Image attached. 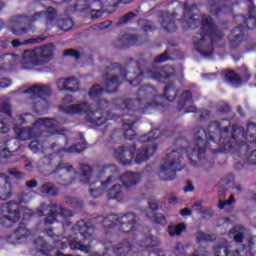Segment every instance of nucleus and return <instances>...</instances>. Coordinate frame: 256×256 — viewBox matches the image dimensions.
I'll return each mask as SVG.
<instances>
[{
    "mask_svg": "<svg viewBox=\"0 0 256 256\" xmlns=\"http://www.w3.org/2000/svg\"><path fill=\"white\" fill-rule=\"evenodd\" d=\"M256 147V124L249 123L248 128L233 124L231 120L222 119L211 121L207 130L202 127L195 129V134L189 147L181 146L179 150H173L166 154L160 168L161 181H173L179 171H183L181 161L183 153H187L190 165L197 167L205 153L210 151L213 155L217 153H249ZM199 161V162H197Z\"/></svg>",
    "mask_w": 256,
    "mask_h": 256,
    "instance_id": "f257e3e1",
    "label": "nucleus"
},
{
    "mask_svg": "<svg viewBox=\"0 0 256 256\" xmlns=\"http://www.w3.org/2000/svg\"><path fill=\"white\" fill-rule=\"evenodd\" d=\"M157 88L151 85H143L137 92L136 99L116 98L113 104L116 109L127 111L122 115L123 137L128 141L135 139L134 125L141 115L149 113L150 109H157L161 104L157 101Z\"/></svg>",
    "mask_w": 256,
    "mask_h": 256,
    "instance_id": "f03ea898",
    "label": "nucleus"
},
{
    "mask_svg": "<svg viewBox=\"0 0 256 256\" xmlns=\"http://www.w3.org/2000/svg\"><path fill=\"white\" fill-rule=\"evenodd\" d=\"M195 9H197V4L184 3L181 20L183 28L197 29L200 26L202 33L194 35V47L202 57H213L215 45L225 39V33L215 25L211 16L204 17L201 20L196 19L195 15H191Z\"/></svg>",
    "mask_w": 256,
    "mask_h": 256,
    "instance_id": "7ed1b4c3",
    "label": "nucleus"
},
{
    "mask_svg": "<svg viewBox=\"0 0 256 256\" xmlns=\"http://www.w3.org/2000/svg\"><path fill=\"white\" fill-rule=\"evenodd\" d=\"M135 60L133 58L129 59V63H134ZM147 65V61L135 62V67L138 71L135 78L128 80L127 83L132 87H139L142 81H145L147 77H151L154 81L158 83L165 84V88L163 90V97L166 101H175L177 97H179V89L175 86L174 82H171V79L175 77V69L171 66H164L158 71L152 70H144L143 66Z\"/></svg>",
    "mask_w": 256,
    "mask_h": 256,
    "instance_id": "20e7f679",
    "label": "nucleus"
},
{
    "mask_svg": "<svg viewBox=\"0 0 256 256\" xmlns=\"http://www.w3.org/2000/svg\"><path fill=\"white\" fill-rule=\"evenodd\" d=\"M157 149H159L157 144H152L142 149H137V145L135 144L126 148L125 146H121L114 151V157L124 167L133 165V160L136 165H143V163H147L157 153Z\"/></svg>",
    "mask_w": 256,
    "mask_h": 256,
    "instance_id": "39448f33",
    "label": "nucleus"
},
{
    "mask_svg": "<svg viewBox=\"0 0 256 256\" xmlns=\"http://www.w3.org/2000/svg\"><path fill=\"white\" fill-rule=\"evenodd\" d=\"M95 223H102L105 231H115L124 235H137V215L133 212L125 213L121 217L117 214H108L94 218Z\"/></svg>",
    "mask_w": 256,
    "mask_h": 256,
    "instance_id": "423d86ee",
    "label": "nucleus"
},
{
    "mask_svg": "<svg viewBox=\"0 0 256 256\" xmlns=\"http://www.w3.org/2000/svg\"><path fill=\"white\" fill-rule=\"evenodd\" d=\"M58 12L54 7H47L46 11H39L32 16L27 14H18L13 17V25L11 28L12 34L16 37H23L31 31L33 23H37L40 19H45L46 23H54L57 21Z\"/></svg>",
    "mask_w": 256,
    "mask_h": 256,
    "instance_id": "0eeeda50",
    "label": "nucleus"
},
{
    "mask_svg": "<svg viewBox=\"0 0 256 256\" xmlns=\"http://www.w3.org/2000/svg\"><path fill=\"white\" fill-rule=\"evenodd\" d=\"M72 234L74 238L68 243L71 251H80L89 255V249L93 248L95 239V227L89 226L84 220H79L72 226Z\"/></svg>",
    "mask_w": 256,
    "mask_h": 256,
    "instance_id": "6e6552de",
    "label": "nucleus"
},
{
    "mask_svg": "<svg viewBox=\"0 0 256 256\" xmlns=\"http://www.w3.org/2000/svg\"><path fill=\"white\" fill-rule=\"evenodd\" d=\"M55 55V44L49 43L35 49H27L22 53V67L27 71L49 63Z\"/></svg>",
    "mask_w": 256,
    "mask_h": 256,
    "instance_id": "1a4fd4ad",
    "label": "nucleus"
},
{
    "mask_svg": "<svg viewBox=\"0 0 256 256\" xmlns=\"http://www.w3.org/2000/svg\"><path fill=\"white\" fill-rule=\"evenodd\" d=\"M60 110L63 113H66V115H83V113H90L86 121L87 123H91V125H94L95 127H101V125H105L107 121H111L113 119L112 117H106L105 115L107 112H104L98 117H95L97 113H99V110L91 111V105L87 102H82L79 104H71L68 106H60Z\"/></svg>",
    "mask_w": 256,
    "mask_h": 256,
    "instance_id": "9d476101",
    "label": "nucleus"
},
{
    "mask_svg": "<svg viewBox=\"0 0 256 256\" xmlns=\"http://www.w3.org/2000/svg\"><path fill=\"white\" fill-rule=\"evenodd\" d=\"M46 209H50L47 214H43V210H39V217H44V225H53L57 223V217H62V227H71V217H73V211L63 208L62 205L52 203L47 206Z\"/></svg>",
    "mask_w": 256,
    "mask_h": 256,
    "instance_id": "9b49d317",
    "label": "nucleus"
},
{
    "mask_svg": "<svg viewBox=\"0 0 256 256\" xmlns=\"http://www.w3.org/2000/svg\"><path fill=\"white\" fill-rule=\"evenodd\" d=\"M256 248V236L248 240V245H242L241 249H233L227 244H218L213 247L215 256H253V249Z\"/></svg>",
    "mask_w": 256,
    "mask_h": 256,
    "instance_id": "f8f14e48",
    "label": "nucleus"
},
{
    "mask_svg": "<svg viewBox=\"0 0 256 256\" xmlns=\"http://www.w3.org/2000/svg\"><path fill=\"white\" fill-rule=\"evenodd\" d=\"M1 213L4 214L0 217L2 227H13L21 219V202L10 201L3 204Z\"/></svg>",
    "mask_w": 256,
    "mask_h": 256,
    "instance_id": "ddd939ff",
    "label": "nucleus"
},
{
    "mask_svg": "<svg viewBox=\"0 0 256 256\" xmlns=\"http://www.w3.org/2000/svg\"><path fill=\"white\" fill-rule=\"evenodd\" d=\"M109 74L104 75V79H106L105 88L100 85H94L90 88L88 95L89 97H101L102 94L105 93H117L121 87V80H119L120 76H112V78H108Z\"/></svg>",
    "mask_w": 256,
    "mask_h": 256,
    "instance_id": "4468645a",
    "label": "nucleus"
},
{
    "mask_svg": "<svg viewBox=\"0 0 256 256\" xmlns=\"http://www.w3.org/2000/svg\"><path fill=\"white\" fill-rule=\"evenodd\" d=\"M176 113L185 115L187 113H197V107L193 105V93L191 90H184L179 97Z\"/></svg>",
    "mask_w": 256,
    "mask_h": 256,
    "instance_id": "2eb2a0df",
    "label": "nucleus"
},
{
    "mask_svg": "<svg viewBox=\"0 0 256 256\" xmlns=\"http://www.w3.org/2000/svg\"><path fill=\"white\" fill-rule=\"evenodd\" d=\"M177 12L170 13L169 11H158V17L162 29L167 33H175L177 31Z\"/></svg>",
    "mask_w": 256,
    "mask_h": 256,
    "instance_id": "dca6fc26",
    "label": "nucleus"
},
{
    "mask_svg": "<svg viewBox=\"0 0 256 256\" xmlns=\"http://www.w3.org/2000/svg\"><path fill=\"white\" fill-rule=\"evenodd\" d=\"M246 30L245 27L238 25L234 27L231 30V35L228 39V44L231 49V51H237L239 47L243 44V41H245L246 36Z\"/></svg>",
    "mask_w": 256,
    "mask_h": 256,
    "instance_id": "f3484780",
    "label": "nucleus"
},
{
    "mask_svg": "<svg viewBox=\"0 0 256 256\" xmlns=\"http://www.w3.org/2000/svg\"><path fill=\"white\" fill-rule=\"evenodd\" d=\"M159 205H161V201L148 202L149 208L146 212V217L152 223H157V225L165 227L167 225V217L162 213H155L159 209Z\"/></svg>",
    "mask_w": 256,
    "mask_h": 256,
    "instance_id": "a211bd4d",
    "label": "nucleus"
},
{
    "mask_svg": "<svg viewBox=\"0 0 256 256\" xmlns=\"http://www.w3.org/2000/svg\"><path fill=\"white\" fill-rule=\"evenodd\" d=\"M140 39L141 36L126 33L114 41L113 45L116 49H127V47L133 46L138 47V45H141Z\"/></svg>",
    "mask_w": 256,
    "mask_h": 256,
    "instance_id": "6ab92c4d",
    "label": "nucleus"
},
{
    "mask_svg": "<svg viewBox=\"0 0 256 256\" xmlns=\"http://www.w3.org/2000/svg\"><path fill=\"white\" fill-rule=\"evenodd\" d=\"M24 93L32 95V99H40L41 101H45L43 97H51L53 95L51 87L48 85H32Z\"/></svg>",
    "mask_w": 256,
    "mask_h": 256,
    "instance_id": "aec40b11",
    "label": "nucleus"
},
{
    "mask_svg": "<svg viewBox=\"0 0 256 256\" xmlns=\"http://www.w3.org/2000/svg\"><path fill=\"white\" fill-rule=\"evenodd\" d=\"M74 9L80 11V13H91V19L103 17V11L101 9H91V2L88 0H77Z\"/></svg>",
    "mask_w": 256,
    "mask_h": 256,
    "instance_id": "412c9836",
    "label": "nucleus"
},
{
    "mask_svg": "<svg viewBox=\"0 0 256 256\" xmlns=\"http://www.w3.org/2000/svg\"><path fill=\"white\" fill-rule=\"evenodd\" d=\"M13 195V186L9 181V176L5 173H0V201H7Z\"/></svg>",
    "mask_w": 256,
    "mask_h": 256,
    "instance_id": "4be33fe9",
    "label": "nucleus"
},
{
    "mask_svg": "<svg viewBox=\"0 0 256 256\" xmlns=\"http://www.w3.org/2000/svg\"><path fill=\"white\" fill-rule=\"evenodd\" d=\"M14 133L18 141H29V139H37L41 134L37 133V127L19 128L14 127Z\"/></svg>",
    "mask_w": 256,
    "mask_h": 256,
    "instance_id": "5701e85b",
    "label": "nucleus"
},
{
    "mask_svg": "<svg viewBox=\"0 0 256 256\" xmlns=\"http://www.w3.org/2000/svg\"><path fill=\"white\" fill-rule=\"evenodd\" d=\"M57 87L60 91L75 93L76 91H79V80L74 77L59 78L57 81Z\"/></svg>",
    "mask_w": 256,
    "mask_h": 256,
    "instance_id": "b1692460",
    "label": "nucleus"
},
{
    "mask_svg": "<svg viewBox=\"0 0 256 256\" xmlns=\"http://www.w3.org/2000/svg\"><path fill=\"white\" fill-rule=\"evenodd\" d=\"M31 235V230L27 229V225L23 222H20L17 229L14 230L13 234L8 236V239H14L15 243H23L27 237Z\"/></svg>",
    "mask_w": 256,
    "mask_h": 256,
    "instance_id": "393cba45",
    "label": "nucleus"
},
{
    "mask_svg": "<svg viewBox=\"0 0 256 256\" xmlns=\"http://www.w3.org/2000/svg\"><path fill=\"white\" fill-rule=\"evenodd\" d=\"M79 139L80 142L68 148L63 147L62 149L58 150L57 153H83L89 144H87V141H85V136L82 132L79 133Z\"/></svg>",
    "mask_w": 256,
    "mask_h": 256,
    "instance_id": "a878e982",
    "label": "nucleus"
},
{
    "mask_svg": "<svg viewBox=\"0 0 256 256\" xmlns=\"http://www.w3.org/2000/svg\"><path fill=\"white\" fill-rule=\"evenodd\" d=\"M244 24L241 26L247 31H253L256 29V7L252 6L248 9V17L243 16Z\"/></svg>",
    "mask_w": 256,
    "mask_h": 256,
    "instance_id": "bb28decb",
    "label": "nucleus"
},
{
    "mask_svg": "<svg viewBox=\"0 0 256 256\" xmlns=\"http://www.w3.org/2000/svg\"><path fill=\"white\" fill-rule=\"evenodd\" d=\"M120 180L126 189H129L131 187H135V185H138L140 178L139 174L128 171L120 176Z\"/></svg>",
    "mask_w": 256,
    "mask_h": 256,
    "instance_id": "cd10ccee",
    "label": "nucleus"
},
{
    "mask_svg": "<svg viewBox=\"0 0 256 256\" xmlns=\"http://www.w3.org/2000/svg\"><path fill=\"white\" fill-rule=\"evenodd\" d=\"M33 127L39 129L40 127H46V129H55L59 127L60 123L55 118H38L32 123Z\"/></svg>",
    "mask_w": 256,
    "mask_h": 256,
    "instance_id": "c85d7f7f",
    "label": "nucleus"
},
{
    "mask_svg": "<svg viewBox=\"0 0 256 256\" xmlns=\"http://www.w3.org/2000/svg\"><path fill=\"white\" fill-rule=\"evenodd\" d=\"M147 248L151 247L152 250L149 252L148 256H165V252L159 249V239L155 236H149L146 238Z\"/></svg>",
    "mask_w": 256,
    "mask_h": 256,
    "instance_id": "c756f323",
    "label": "nucleus"
},
{
    "mask_svg": "<svg viewBox=\"0 0 256 256\" xmlns=\"http://www.w3.org/2000/svg\"><path fill=\"white\" fill-rule=\"evenodd\" d=\"M132 246L129 240H122L117 246L112 247V252L115 256H127L129 251H131Z\"/></svg>",
    "mask_w": 256,
    "mask_h": 256,
    "instance_id": "7c9ffc66",
    "label": "nucleus"
},
{
    "mask_svg": "<svg viewBox=\"0 0 256 256\" xmlns=\"http://www.w3.org/2000/svg\"><path fill=\"white\" fill-rule=\"evenodd\" d=\"M34 247L36 248L37 253L41 255L49 256V252L53 251V246L45 242V239L38 237L34 240Z\"/></svg>",
    "mask_w": 256,
    "mask_h": 256,
    "instance_id": "2f4dec72",
    "label": "nucleus"
},
{
    "mask_svg": "<svg viewBox=\"0 0 256 256\" xmlns=\"http://www.w3.org/2000/svg\"><path fill=\"white\" fill-rule=\"evenodd\" d=\"M208 9L211 15L219 17L225 9V0H208Z\"/></svg>",
    "mask_w": 256,
    "mask_h": 256,
    "instance_id": "473e14b6",
    "label": "nucleus"
},
{
    "mask_svg": "<svg viewBox=\"0 0 256 256\" xmlns=\"http://www.w3.org/2000/svg\"><path fill=\"white\" fill-rule=\"evenodd\" d=\"M81 174H80V182L87 185L91 183V175L93 174V167L87 164H80L79 167Z\"/></svg>",
    "mask_w": 256,
    "mask_h": 256,
    "instance_id": "72a5a7b5",
    "label": "nucleus"
},
{
    "mask_svg": "<svg viewBox=\"0 0 256 256\" xmlns=\"http://www.w3.org/2000/svg\"><path fill=\"white\" fill-rule=\"evenodd\" d=\"M40 193H42V195H49L50 197H57V195H59V189L53 182H46L41 185Z\"/></svg>",
    "mask_w": 256,
    "mask_h": 256,
    "instance_id": "f704fd0d",
    "label": "nucleus"
},
{
    "mask_svg": "<svg viewBox=\"0 0 256 256\" xmlns=\"http://www.w3.org/2000/svg\"><path fill=\"white\" fill-rule=\"evenodd\" d=\"M159 137H161V131L159 129H154L149 133L140 136L138 141L140 143H153V141L159 139Z\"/></svg>",
    "mask_w": 256,
    "mask_h": 256,
    "instance_id": "c9c22d12",
    "label": "nucleus"
},
{
    "mask_svg": "<svg viewBox=\"0 0 256 256\" xmlns=\"http://www.w3.org/2000/svg\"><path fill=\"white\" fill-rule=\"evenodd\" d=\"M45 37H40V38H30L28 40H25L24 42L19 41V39H15L11 41L12 47L15 49L22 47V45H35V43H43L45 41Z\"/></svg>",
    "mask_w": 256,
    "mask_h": 256,
    "instance_id": "e433bc0d",
    "label": "nucleus"
},
{
    "mask_svg": "<svg viewBox=\"0 0 256 256\" xmlns=\"http://www.w3.org/2000/svg\"><path fill=\"white\" fill-rule=\"evenodd\" d=\"M123 187L121 184H115L113 187L110 188L107 194V199L111 200H119L121 199V196L123 195Z\"/></svg>",
    "mask_w": 256,
    "mask_h": 256,
    "instance_id": "4c0bfd02",
    "label": "nucleus"
},
{
    "mask_svg": "<svg viewBox=\"0 0 256 256\" xmlns=\"http://www.w3.org/2000/svg\"><path fill=\"white\" fill-rule=\"evenodd\" d=\"M241 231H245V227L243 226H236L234 228H232L231 230H229V236L233 237L235 243H243V232Z\"/></svg>",
    "mask_w": 256,
    "mask_h": 256,
    "instance_id": "58836bf2",
    "label": "nucleus"
},
{
    "mask_svg": "<svg viewBox=\"0 0 256 256\" xmlns=\"http://www.w3.org/2000/svg\"><path fill=\"white\" fill-rule=\"evenodd\" d=\"M106 71H108V73L111 71H119L120 77H123L124 79H126L129 74V72H127V67L119 63H110L109 66L106 67Z\"/></svg>",
    "mask_w": 256,
    "mask_h": 256,
    "instance_id": "ea45409f",
    "label": "nucleus"
},
{
    "mask_svg": "<svg viewBox=\"0 0 256 256\" xmlns=\"http://www.w3.org/2000/svg\"><path fill=\"white\" fill-rule=\"evenodd\" d=\"M186 230H187V226L184 223L168 226V233L170 237H179V235H181L183 231H186Z\"/></svg>",
    "mask_w": 256,
    "mask_h": 256,
    "instance_id": "a19ab883",
    "label": "nucleus"
},
{
    "mask_svg": "<svg viewBox=\"0 0 256 256\" xmlns=\"http://www.w3.org/2000/svg\"><path fill=\"white\" fill-rule=\"evenodd\" d=\"M138 25L141 27L144 33H153V31L157 30V27L155 26V24H153V22L147 19L139 20Z\"/></svg>",
    "mask_w": 256,
    "mask_h": 256,
    "instance_id": "79ce46f5",
    "label": "nucleus"
},
{
    "mask_svg": "<svg viewBox=\"0 0 256 256\" xmlns=\"http://www.w3.org/2000/svg\"><path fill=\"white\" fill-rule=\"evenodd\" d=\"M224 79L231 85H241V77H239V74H236L233 70L228 71L225 74Z\"/></svg>",
    "mask_w": 256,
    "mask_h": 256,
    "instance_id": "37998d69",
    "label": "nucleus"
},
{
    "mask_svg": "<svg viewBox=\"0 0 256 256\" xmlns=\"http://www.w3.org/2000/svg\"><path fill=\"white\" fill-rule=\"evenodd\" d=\"M167 61H171V52H169V50H166L162 54L157 55L154 59L155 65L167 63Z\"/></svg>",
    "mask_w": 256,
    "mask_h": 256,
    "instance_id": "c03bdc74",
    "label": "nucleus"
},
{
    "mask_svg": "<svg viewBox=\"0 0 256 256\" xmlns=\"http://www.w3.org/2000/svg\"><path fill=\"white\" fill-rule=\"evenodd\" d=\"M0 113H4L8 117H11V104L6 99H0Z\"/></svg>",
    "mask_w": 256,
    "mask_h": 256,
    "instance_id": "a18cd8bd",
    "label": "nucleus"
},
{
    "mask_svg": "<svg viewBox=\"0 0 256 256\" xmlns=\"http://www.w3.org/2000/svg\"><path fill=\"white\" fill-rule=\"evenodd\" d=\"M62 31L69 32L73 29V20L70 18H65L59 22Z\"/></svg>",
    "mask_w": 256,
    "mask_h": 256,
    "instance_id": "49530a36",
    "label": "nucleus"
},
{
    "mask_svg": "<svg viewBox=\"0 0 256 256\" xmlns=\"http://www.w3.org/2000/svg\"><path fill=\"white\" fill-rule=\"evenodd\" d=\"M66 203L71 205L73 209H83V201L79 198L69 197L66 199Z\"/></svg>",
    "mask_w": 256,
    "mask_h": 256,
    "instance_id": "de8ad7c7",
    "label": "nucleus"
},
{
    "mask_svg": "<svg viewBox=\"0 0 256 256\" xmlns=\"http://www.w3.org/2000/svg\"><path fill=\"white\" fill-rule=\"evenodd\" d=\"M216 113L220 115H229L231 113V106L227 103H220L216 106Z\"/></svg>",
    "mask_w": 256,
    "mask_h": 256,
    "instance_id": "09e8293b",
    "label": "nucleus"
},
{
    "mask_svg": "<svg viewBox=\"0 0 256 256\" xmlns=\"http://www.w3.org/2000/svg\"><path fill=\"white\" fill-rule=\"evenodd\" d=\"M54 135H62L65 137L64 143L65 145H69V137L71 136V131L67 128H59L56 129Z\"/></svg>",
    "mask_w": 256,
    "mask_h": 256,
    "instance_id": "8fccbe9b",
    "label": "nucleus"
},
{
    "mask_svg": "<svg viewBox=\"0 0 256 256\" xmlns=\"http://www.w3.org/2000/svg\"><path fill=\"white\" fill-rule=\"evenodd\" d=\"M33 118L31 113L22 114L16 117V125H27L29 123V119Z\"/></svg>",
    "mask_w": 256,
    "mask_h": 256,
    "instance_id": "3c124183",
    "label": "nucleus"
},
{
    "mask_svg": "<svg viewBox=\"0 0 256 256\" xmlns=\"http://www.w3.org/2000/svg\"><path fill=\"white\" fill-rule=\"evenodd\" d=\"M187 251V246L183 245L181 242H177L174 248V255L175 256H185Z\"/></svg>",
    "mask_w": 256,
    "mask_h": 256,
    "instance_id": "603ef678",
    "label": "nucleus"
},
{
    "mask_svg": "<svg viewBox=\"0 0 256 256\" xmlns=\"http://www.w3.org/2000/svg\"><path fill=\"white\" fill-rule=\"evenodd\" d=\"M134 17H137V14L135 12H128L119 19L117 25H125V23H129V21H131V19H134Z\"/></svg>",
    "mask_w": 256,
    "mask_h": 256,
    "instance_id": "864d4df0",
    "label": "nucleus"
},
{
    "mask_svg": "<svg viewBox=\"0 0 256 256\" xmlns=\"http://www.w3.org/2000/svg\"><path fill=\"white\" fill-rule=\"evenodd\" d=\"M197 243H202V241H213V236L204 232H199L197 234Z\"/></svg>",
    "mask_w": 256,
    "mask_h": 256,
    "instance_id": "5fc2aeb1",
    "label": "nucleus"
},
{
    "mask_svg": "<svg viewBox=\"0 0 256 256\" xmlns=\"http://www.w3.org/2000/svg\"><path fill=\"white\" fill-rule=\"evenodd\" d=\"M64 57H74V59H81V53L74 49H69L64 51L63 53Z\"/></svg>",
    "mask_w": 256,
    "mask_h": 256,
    "instance_id": "6e6d98bb",
    "label": "nucleus"
},
{
    "mask_svg": "<svg viewBox=\"0 0 256 256\" xmlns=\"http://www.w3.org/2000/svg\"><path fill=\"white\" fill-rule=\"evenodd\" d=\"M58 171H66L69 174L71 171H73V166L70 164H59L55 169L56 173H58Z\"/></svg>",
    "mask_w": 256,
    "mask_h": 256,
    "instance_id": "4d7b16f0",
    "label": "nucleus"
},
{
    "mask_svg": "<svg viewBox=\"0 0 256 256\" xmlns=\"http://www.w3.org/2000/svg\"><path fill=\"white\" fill-rule=\"evenodd\" d=\"M235 202V196L231 195L230 198L226 201H220L218 204L219 209H225L227 205H233Z\"/></svg>",
    "mask_w": 256,
    "mask_h": 256,
    "instance_id": "13d9d810",
    "label": "nucleus"
},
{
    "mask_svg": "<svg viewBox=\"0 0 256 256\" xmlns=\"http://www.w3.org/2000/svg\"><path fill=\"white\" fill-rule=\"evenodd\" d=\"M199 213L203 215L204 219H207V217H213V215H215L213 208L201 209Z\"/></svg>",
    "mask_w": 256,
    "mask_h": 256,
    "instance_id": "bf43d9fd",
    "label": "nucleus"
},
{
    "mask_svg": "<svg viewBox=\"0 0 256 256\" xmlns=\"http://www.w3.org/2000/svg\"><path fill=\"white\" fill-rule=\"evenodd\" d=\"M247 163H249V165H256V149L252 150L247 157Z\"/></svg>",
    "mask_w": 256,
    "mask_h": 256,
    "instance_id": "052dcab7",
    "label": "nucleus"
},
{
    "mask_svg": "<svg viewBox=\"0 0 256 256\" xmlns=\"http://www.w3.org/2000/svg\"><path fill=\"white\" fill-rule=\"evenodd\" d=\"M8 173H9V175H13V177H15V179H25V174L21 171L9 170Z\"/></svg>",
    "mask_w": 256,
    "mask_h": 256,
    "instance_id": "680f3d73",
    "label": "nucleus"
},
{
    "mask_svg": "<svg viewBox=\"0 0 256 256\" xmlns=\"http://www.w3.org/2000/svg\"><path fill=\"white\" fill-rule=\"evenodd\" d=\"M98 105V111H101L103 109H107L109 107V102L105 99H99L97 102Z\"/></svg>",
    "mask_w": 256,
    "mask_h": 256,
    "instance_id": "e2e57ef3",
    "label": "nucleus"
},
{
    "mask_svg": "<svg viewBox=\"0 0 256 256\" xmlns=\"http://www.w3.org/2000/svg\"><path fill=\"white\" fill-rule=\"evenodd\" d=\"M10 129L11 128H9V124H7L5 121L0 120V133H9Z\"/></svg>",
    "mask_w": 256,
    "mask_h": 256,
    "instance_id": "0e129e2a",
    "label": "nucleus"
},
{
    "mask_svg": "<svg viewBox=\"0 0 256 256\" xmlns=\"http://www.w3.org/2000/svg\"><path fill=\"white\" fill-rule=\"evenodd\" d=\"M11 158V151L7 148H4L2 151L0 150V161L1 159H9Z\"/></svg>",
    "mask_w": 256,
    "mask_h": 256,
    "instance_id": "69168bd1",
    "label": "nucleus"
},
{
    "mask_svg": "<svg viewBox=\"0 0 256 256\" xmlns=\"http://www.w3.org/2000/svg\"><path fill=\"white\" fill-rule=\"evenodd\" d=\"M11 80L7 78H1L0 79V88L1 89H7V87H11Z\"/></svg>",
    "mask_w": 256,
    "mask_h": 256,
    "instance_id": "338daca9",
    "label": "nucleus"
},
{
    "mask_svg": "<svg viewBox=\"0 0 256 256\" xmlns=\"http://www.w3.org/2000/svg\"><path fill=\"white\" fill-rule=\"evenodd\" d=\"M103 193L101 188L98 189H90V195L93 199H98V197Z\"/></svg>",
    "mask_w": 256,
    "mask_h": 256,
    "instance_id": "774afa93",
    "label": "nucleus"
}]
</instances>
